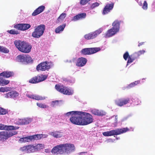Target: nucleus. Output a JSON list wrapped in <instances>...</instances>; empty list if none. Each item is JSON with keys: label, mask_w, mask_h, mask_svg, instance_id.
Listing matches in <instances>:
<instances>
[{"label": "nucleus", "mask_w": 155, "mask_h": 155, "mask_svg": "<svg viewBox=\"0 0 155 155\" xmlns=\"http://www.w3.org/2000/svg\"><path fill=\"white\" fill-rule=\"evenodd\" d=\"M75 150V147L73 144L65 143L60 144L54 147L51 152L54 154H69L74 151Z\"/></svg>", "instance_id": "f257e3e1"}, {"label": "nucleus", "mask_w": 155, "mask_h": 155, "mask_svg": "<svg viewBox=\"0 0 155 155\" xmlns=\"http://www.w3.org/2000/svg\"><path fill=\"white\" fill-rule=\"evenodd\" d=\"M14 44L18 50L23 53H27L31 51V45L25 41L15 40Z\"/></svg>", "instance_id": "f03ea898"}, {"label": "nucleus", "mask_w": 155, "mask_h": 155, "mask_svg": "<svg viewBox=\"0 0 155 155\" xmlns=\"http://www.w3.org/2000/svg\"><path fill=\"white\" fill-rule=\"evenodd\" d=\"M81 126L87 125L94 122L93 116L89 113L81 111Z\"/></svg>", "instance_id": "7ed1b4c3"}, {"label": "nucleus", "mask_w": 155, "mask_h": 155, "mask_svg": "<svg viewBox=\"0 0 155 155\" xmlns=\"http://www.w3.org/2000/svg\"><path fill=\"white\" fill-rule=\"evenodd\" d=\"M55 88L57 91L64 95H71L73 93V90H71L68 87L61 84H56Z\"/></svg>", "instance_id": "20e7f679"}, {"label": "nucleus", "mask_w": 155, "mask_h": 155, "mask_svg": "<svg viewBox=\"0 0 155 155\" xmlns=\"http://www.w3.org/2000/svg\"><path fill=\"white\" fill-rule=\"evenodd\" d=\"M129 130V128L127 127L123 128L122 129H117L115 130L104 132L103 133V135L105 137L110 136L114 135H117L125 133Z\"/></svg>", "instance_id": "39448f33"}, {"label": "nucleus", "mask_w": 155, "mask_h": 155, "mask_svg": "<svg viewBox=\"0 0 155 155\" xmlns=\"http://www.w3.org/2000/svg\"><path fill=\"white\" fill-rule=\"evenodd\" d=\"M45 29V26L44 25L36 26L32 33V36L35 38H39L42 35Z\"/></svg>", "instance_id": "423d86ee"}, {"label": "nucleus", "mask_w": 155, "mask_h": 155, "mask_svg": "<svg viewBox=\"0 0 155 155\" xmlns=\"http://www.w3.org/2000/svg\"><path fill=\"white\" fill-rule=\"evenodd\" d=\"M75 112L70 118V120L73 124L81 126V111H76Z\"/></svg>", "instance_id": "0eeeda50"}, {"label": "nucleus", "mask_w": 155, "mask_h": 155, "mask_svg": "<svg viewBox=\"0 0 155 155\" xmlns=\"http://www.w3.org/2000/svg\"><path fill=\"white\" fill-rule=\"evenodd\" d=\"M17 132L16 131H2L0 132V141L3 142L8 138L16 134Z\"/></svg>", "instance_id": "6e6552de"}, {"label": "nucleus", "mask_w": 155, "mask_h": 155, "mask_svg": "<svg viewBox=\"0 0 155 155\" xmlns=\"http://www.w3.org/2000/svg\"><path fill=\"white\" fill-rule=\"evenodd\" d=\"M101 50L100 47L86 48L82 49L81 53L83 55H89L95 53L100 51Z\"/></svg>", "instance_id": "1a4fd4ad"}, {"label": "nucleus", "mask_w": 155, "mask_h": 155, "mask_svg": "<svg viewBox=\"0 0 155 155\" xmlns=\"http://www.w3.org/2000/svg\"><path fill=\"white\" fill-rule=\"evenodd\" d=\"M48 77V75L41 74L33 77L29 81V82L31 84H36L45 80Z\"/></svg>", "instance_id": "9d476101"}, {"label": "nucleus", "mask_w": 155, "mask_h": 155, "mask_svg": "<svg viewBox=\"0 0 155 155\" xmlns=\"http://www.w3.org/2000/svg\"><path fill=\"white\" fill-rule=\"evenodd\" d=\"M102 31L101 28L98 29L94 32H90L84 35V38L87 40L93 39L95 38Z\"/></svg>", "instance_id": "9b49d317"}, {"label": "nucleus", "mask_w": 155, "mask_h": 155, "mask_svg": "<svg viewBox=\"0 0 155 155\" xmlns=\"http://www.w3.org/2000/svg\"><path fill=\"white\" fill-rule=\"evenodd\" d=\"M31 27L30 24H18L14 26V28L20 31H24L28 30Z\"/></svg>", "instance_id": "f8f14e48"}, {"label": "nucleus", "mask_w": 155, "mask_h": 155, "mask_svg": "<svg viewBox=\"0 0 155 155\" xmlns=\"http://www.w3.org/2000/svg\"><path fill=\"white\" fill-rule=\"evenodd\" d=\"M130 100L129 98H120L116 100L115 101V103L116 105L120 107H121L129 103Z\"/></svg>", "instance_id": "ddd939ff"}, {"label": "nucleus", "mask_w": 155, "mask_h": 155, "mask_svg": "<svg viewBox=\"0 0 155 155\" xmlns=\"http://www.w3.org/2000/svg\"><path fill=\"white\" fill-rule=\"evenodd\" d=\"M114 6V3H113L106 4L103 9L102 12L103 15H105L107 14L112 10Z\"/></svg>", "instance_id": "4468645a"}, {"label": "nucleus", "mask_w": 155, "mask_h": 155, "mask_svg": "<svg viewBox=\"0 0 155 155\" xmlns=\"http://www.w3.org/2000/svg\"><path fill=\"white\" fill-rule=\"evenodd\" d=\"M19 128L18 127L14 126L12 125H6L0 124V130H12L18 129Z\"/></svg>", "instance_id": "2eb2a0df"}, {"label": "nucleus", "mask_w": 155, "mask_h": 155, "mask_svg": "<svg viewBox=\"0 0 155 155\" xmlns=\"http://www.w3.org/2000/svg\"><path fill=\"white\" fill-rule=\"evenodd\" d=\"M53 63L50 62H48L47 61H43L38 64L36 68H51L53 67Z\"/></svg>", "instance_id": "dca6fc26"}, {"label": "nucleus", "mask_w": 155, "mask_h": 155, "mask_svg": "<svg viewBox=\"0 0 155 155\" xmlns=\"http://www.w3.org/2000/svg\"><path fill=\"white\" fill-rule=\"evenodd\" d=\"M87 62V60L84 58L81 57L78 59L76 63V65L79 67H82L84 66Z\"/></svg>", "instance_id": "f3484780"}, {"label": "nucleus", "mask_w": 155, "mask_h": 155, "mask_svg": "<svg viewBox=\"0 0 155 155\" xmlns=\"http://www.w3.org/2000/svg\"><path fill=\"white\" fill-rule=\"evenodd\" d=\"M86 16V14L85 13L79 14L74 16L71 19V20L76 21L78 20L82 19L85 18Z\"/></svg>", "instance_id": "a211bd4d"}, {"label": "nucleus", "mask_w": 155, "mask_h": 155, "mask_svg": "<svg viewBox=\"0 0 155 155\" xmlns=\"http://www.w3.org/2000/svg\"><path fill=\"white\" fill-rule=\"evenodd\" d=\"M18 95V94L16 91H12L5 94V97L6 98H15Z\"/></svg>", "instance_id": "6ab92c4d"}, {"label": "nucleus", "mask_w": 155, "mask_h": 155, "mask_svg": "<svg viewBox=\"0 0 155 155\" xmlns=\"http://www.w3.org/2000/svg\"><path fill=\"white\" fill-rule=\"evenodd\" d=\"M45 7L44 6L41 5L39 6L35 10L32 14L33 16H36L43 12L45 9Z\"/></svg>", "instance_id": "aec40b11"}, {"label": "nucleus", "mask_w": 155, "mask_h": 155, "mask_svg": "<svg viewBox=\"0 0 155 155\" xmlns=\"http://www.w3.org/2000/svg\"><path fill=\"white\" fill-rule=\"evenodd\" d=\"M118 32L114 29H113L112 28L108 30L105 35L106 38H107L109 37H111L114 35H115Z\"/></svg>", "instance_id": "412c9836"}, {"label": "nucleus", "mask_w": 155, "mask_h": 155, "mask_svg": "<svg viewBox=\"0 0 155 155\" xmlns=\"http://www.w3.org/2000/svg\"><path fill=\"white\" fill-rule=\"evenodd\" d=\"M14 73L13 71H4L0 74V76H2L4 78H8L13 76Z\"/></svg>", "instance_id": "4be33fe9"}, {"label": "nucleus", "mask_w": 155, "mask_h": 155, "mask_svg": "<svg viewBox=\"0 0 155 155\" xmlns=\"http://www.w3.org/2000/svg\"><path fill=\"white\" fill-rule=\"evenodd\" d=\"M120 23V21H119L118 20H115L112 24L113 27L112 28L118 32L119 30Z\"/></svg>", "instance_id": "5701e85b"}, {"label": "nucleus", "mask_w": 155, "mask_h": 155, "mask_svg": "<svg viewBox=\"0 0 155 155\" xmlns=\"http://www.w3.org/2000/svg\"><path fill=\"white\" fill-rule=\"evenodd\" d=\"M31 121V119L28 118L20 119H19L18 120V123L20 125L28 124Z\"/></svg>", "instance_id": "b1692460"}, {"label": "nucleus", "mask_w": 155, "mask_h": 155, "mask_svg": "<svg viewBox=\"0 0 155 155\" xmlns=\"http://www.w3.org/2000/svg\"><path fill=\"white\" fill-rule=\"evenodd\" d=\"M66 26L65 24H63L58 27L55 30L56 33H60L62 31Z\"/></svg>", "instance_id": "393cba45"}, {"label": "nucleus", "mask_w": 155, "mask_h": 155, "mask_svg": "<svg viewBox=\"0 0 155 155\" xmlns=\"http://www.w3.org/2000/svg\"><path fill=\"white\" fill-rule=\"evenodd\" d=\"M51 135L55 138H59L61 137L62 136L61 132L59 131H55L51 132Z\"/></svg>", "instance_id": "a878e982"}, {"label": "nucleus", "mask_w": 155, "mask_h": 155, "mask_svg": "<svg viewBox=\"0 0 155 155\" xmlns=\"http://www.w3.org/2000/svg\"><path fill=\"white\" fill-rule=\"evenodd\" d=\"M25 54H22L18 55L16 57L17 61L19 62H25Z\"/></svg>", "instance_id": "bb28decb"}, {"label": "nucleus", "mask_w": 155, "mask_h": 155, "mask_svg": "<svg viewBox=\"0 0 155 155\" xmlns=\"http://www.w3.org/2000/svg\"><path fill=\"white\" fill-rule=\"evenodd\" d=\"M137 59V57L135 56L134 53L133 54L128 58V59L127 61V65L128 64H129L132 63L134 60Z\"/></svg>", "instance_id": "cd10ccee"}, {"label": "nucleus", "mask_w": 155, "mask_h": 155, "mask_svg": "<svg viewBox=\"0 0 155 155\" xmlns=\"http://www.w3.org/2000/svg\"><path fill=\"white\" fill-rule=\"evenodd\" d=\"M38 150L37 148L34 146H31L28 147L27 149L28 153H33L37 152Z\"/></svg>", "instance_id": "c85d7f7f"}, {"label": "nucleus", "mask_w": 155, "mask_h": 155, "mask_svg": "<svg viewBox=\"0 0 155 155\" xmlns=\"http://www.w3.org/2000/svg\"><path fill=\"white\" fill-rule=\"evenodd\" d=\"M66 14L65 13H62L57 19L56 22L57 23L60 22L62 21L66 17Z\"/></svg>", "instance_id": "c756f323"}, {"label": "nucleus", "mask_w": 155, "mask_h": 155, "mask_svg": "<svg viewBox=\"0 0 155 155\" xmlns=\"http://www.w3.org/2000/svg\"><path fill=\"white\" fill-rule=\"evenodd\" d=\"M33 61L31 58L28 54H25V62L27 63H32Z\"/></svg>", "instance_id": "7c9ffc66"}, {"label": "nucleus", "mask_w": 155, "mask_h": 155, "mask_svg": "<svg viewBox=\"0 0 155 155\" xmlns=\"http://www.w3.org/2000/svg\"><path fill=\"white\" fill-rule=\"evenodd\" d=\"M42 137V134H37L31 136V140H38L41 139Z\"/></svg>", "instance_id": "2f4dec72"}, {"label": "nucleus", "mask_w": 155, "mask_h": 155, "mask_svg": "<svg viewBox=\"0 0 155 155\" xmlns=\"http://www.w3.org/2000/svg\"><path fill=\"white\" fill-rule=\"evenodd\" d=\"M11 87H1L0 88V92H8L11 90Z\"/></svg>", "instance_id": "473e14b6"}, {"label": "nucleus", "mask_w": 155, "mask_h": 155, "mask_svg": "<svg viewBox=\"0 0 155 155\" xmlns=\"http://www.w3.org/2000/svg\"><path fill=\"white\" fill-rule=\"evenodd\" d=\"M28 140H32L31 137V136H29L25 137H24L23 138H21L20 139V140L23 142H28Z\"/></svg>", "instance_id": "72a5a7b5"}, {"label": "nucleus", "mask_w": 155, "mask_h": 155, "mask_svg": "<svg viewBox=\"0 0 155 155\" xmlns=\"http://www.w3.org/2000/svg\"><path fill=\"white\" fill-rule=\"evenodd\" d=\"M0 52L5 53H8L9 52V50L3 46H0Z\"/></svg>", "instance_id": "f704fd0d"}, {"label": "nucleus", "mask_w": 155, "mask_h": 155, "mask_svg": "<svg viewBox=\"0 0 155 155\" xmlns=\"http://www.w3.org/2000/svg\"><path fill=\"white\" fill-rule=\"evenodd\" d=\"M145 51L144 50H140L137 52L134 53L135 56L137 58L139 57L142 54H143Z\"/></svg>", "instance_id": "c9c22d12"}, {"label": "nucleus", "mask_w": 155, "mask_h": 155, "mask_svg": "<svg viewBox=\"0 0 155 155\" xmlns=\"http://www.w3.org/2000/svg\"><path fill=\"white\" fill-rule=\"evenodd\" d=\"M92 113L94 115L98 116H101V113L98 110H94L91 111Z\"/></svg>", "instance_id": "e433bc0d"}, {"label": "nucleus", "mask_w": 155, "mask_h": 155, "mask_svg": "<svg viewBox=\"0 0 155 155\" xmlns=\"http://www.w3.org/2000/svg\"><path fill=\"white\" fill-rule=\"evenodd\" d=\"M139 82V81H135V82L132 83L128 85L127 87L129 88L135 86L138 84Z\"/></svg>", "instance_id": "4c0bfd02"}, {"label": "nucleus", "mask_w": 155, "mask_h": 155, "mask_svg": "<svg viewBox=\"0 0 155 155\" xmlns=\"http://www.w3.org/2000/svg\"><path fill=\"white\" fill-rule=\"evenodd\" d=\"M7 31L9 33L12 35H17L19 34V32L15 29H12L10 30H8Z\"/></svg>", "instance_id": "58836bf2"}, {"label": "nucleus", "mask_w": 155, "mask_h": 155, "mask_svg": "<svg viewBox=\"0 0 155 155\" xmlns=\"http://www.w3.org/2000/svg\"><path fill=\"white\" fill-rule=\"evenodd\" d=\"M60 101H61L58 100L52 101L51 104V106L52 107H54L58 105H59V102Z\"/></svg>", "instance_id": "ea45409f"}, {"label": "nucleus", "mask_w": 155, "mask_h": 155, "mask_svg": "<svg viewBox=\"0 0 155 155\" xmlns=\"http://www.w3.org/2000/svg\"><path fill=\"white\" fill-rule=\"evenodd\" d=\"M8 113V111L5 109L0 107V115H5Z\"/></svg>", "instance_id": "a19ab883"}, {"label": "nucleus", "mask_w": 155, "mask_h": 155, "mask_svg": "<svg viewBox=\"0 0 155 155\" xmlns=\"http://www.w3.org/2000/svg\"><path fill=\"white\" fill-rule=\"evenodd\" d=\"M37 105L39 107L45 108L48 107L45 104L37 103Z\"/></svg>", "instance_id": "79ce46f5"}, {"label": "nucleus", "mask_w": 155, "mask_h": 155, "mask_svg": "<svg viewBox=\"0 0 155 155\" xmlns=\"http://www.w3.org/2000/svg\"><path fill=\"white\" fill-rule=\"evenodd\" d=\"M100 5V4L98 2H95L92 4L91 6V9H93L95 8L98 6Z\"/></svg>", "instance_id": "37998d69"}, {"label": "nucleus", "mask_w": 155, "mask_h": 155, "mask_svg": "<svg viewBox=\"0 0 155 155\" xmlns=\"http://www.w3.org/2000/svg\"><path fill=\"white\" fill-rule=\"evenodd\" d=\"M91 0H81L80 4L81 5H84L87 3Z\"/></svg>", "instance_id": "c03bdc74"}, {"label": "nucleus", "mask_w": 155, "mask_h": 155, "mask_svg": "<svg viewBox=\"0 0 155 155\" xmlns=\"http://www.w3.org/2000/svg\"><path fill=\"white\" fill-rule=\"evenodd\" d=\"M129 56L128 52L127 51L123 55V58L126 61L127 58L130 57Z\"/></svg>", "instance_id": "a18cd8bd"}, {"label": "nucleus", "mask_w": 155, "mask_h": 155, "mask_svg": "<svg viewBox=\"0 0 155 155\" xmlns=\"http://www.w3.org/2000/svg\"><path fill=\"white\" fill-rule=\"evenodd\" d=\"M75 111H72L66 113L65 114V115H66V116H67V117H68L70 115H71V117L73 115V114L74 113H75L76 112H75Z\"/></svg>", "instance_id": "49530a36"}, {"label": "nucleus", "mask_w": 155, "mask_h": 155, "mask_svg": "<svg viewBox=\"0 0 155 155\" xmlns=\"http://www.w3.org/2000/svg\"><path fill=\"white\" fill-rule=\"evenodd\" d=\"M142 8L144 10H147V4L146 1H144Z\"/></svg>", "instance_id": "de8ad7c7"}, {"label": "nucleus", "mask_w": 155, "mask_h": 155, "mask_svg": "<svg viewBox=\"0 0 155 155\" xmlns=\"http://www.w3.org/2000/svg\"><path fill=\"white\" fill-rule=\"evenodd\" d=\"M34 99L37 100H41L44 99L43 97L41 96L38 95H35Z\"/></svg>", "instance_id": "09e8293b"}, {"label": "nucleus", "mask_w": 155, "mask_h": 155, "mask_svg": "<svg viewBox=\"0 0 155 155\" xmlns=\"http://www.w3.org/2000/svg\"><path fill=\"white\" fill-rule=\"evenodd\" d=\"M10 81L8 80H4L3 79L2 86L6 85L9 83Z\"/></svg>", "instance_id": "8fccbe9b"}, {"label": "nucleus", "mask_w": 155, "mask_h": 155, "mask_svg": "<svg viewBox=\"0 0 155 155\" xmlns=\"http://www.w3.org/2000/svg\"><path fill=\"white\" fill-rule=\"evenodd\" d=\"M49 68H36V70L37 71H45V70H47L48 71Z\"/></svg>", "instance_id": "3c124183"}, {"label": "nucleus", "mask_w": 155, "mask_h": 155, "mask_svg": "<svg viewBox=\"0 0 155 155\" xmlns=\"http://www.w3.org/2000/svg\"><path fill=\"white\" fill-rule=\"evenodd\" d=\"M28 97L29 98H31L34 99L35 97V95H28Z\"/></svg>", "instance_id": "603ef678"}, {"label": "nucleus", "mask_w": 155, "mask_h": 155, "mask_svg": "<svg viewBox=\"0 0 155 155\" xmlns=\"http://www.w3.org/2000/svg\"><path fill=\"white\" fill-rule=\"evenodd\" d=\"M3 79L2 78H0V85L2 86Z\"/></svg>", "instance_id": "864d4df0"}, {"label": "nucleus", "mask_w": 155, "mask_h": 155, "mask_svg": "<svg viewBox=\"0 0 155 155\" xmlns=\"http://www.w3.org/2000/svg\"><path fill=\"white\" fill-rule=\"evenodd\" d=\"M144 42H140V43H139V45H138V46H140L141 45H143V44H144Z\"/></svg>", "instance_id": "5fc2aeb1"}, {"label": "nucleus", "mask_w": 155, "mask_h": 155, "mask_svg": "<svg viewBox=\"0 0 155 155\" xmlns=\"http://www.w3.org/2000/svg\"><path fill=\"white\" fill-rule=\"evenodd\" d=\"M87 153V152H81L80 153V155H81L83 153Z\"/></svg>", "instance_id": "6e6d98bb"}]
</instances>
